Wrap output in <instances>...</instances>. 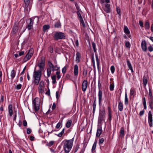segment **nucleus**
<instances>
[{
  "instance_id": "nucleus-1",
  "label": "nucleus",
  "mask_w": 153,
  "mask_h": 153,
  "mask_svg": "<svg viewBox=\"0 0 153 153\" xmlns=\"http://www.w3.org/2000/svg\"><path fill=\"white\" fill-rule=\"evenodd\" d=\"M74 137L72 139L65 140L63 144V149L66 153H69L73 145Z\"/></svg>"
},
{
  "instance_id": "nucleus-2",
  "label": "nucleus",
  "mask_w": 153,
  "mask_h": 153,
  "mask_svg": "<svg viewBox=\"0 0 153 153\" xmlns=\"http://www.w3.org/2000/svg\"><path fill=\"white\" fill-rule=\"evenodd\" d=\"M42 71H34L33 73V83L34 85H37L39 84L42 75Z\"/></svg>"
},
{
  "instance_id": "nucleus-3",
  "label": "nucleus",
  "mask_w": 153,
  "mask_h": 153,
  "mask_svg": "<svg viewBox=\"0 0 153 153\" xmlns=\"http://www.w3.org/2000/svg\"><path fill=\"white\" fill-rule=\"evenodd\" d=\"M33 105L36 111L39 110L40 106V100L38 97H36L33 100Z\"/></svg>"
},
{
  "instance_id": "nucleus-4",
  "label": "nucleus",
  "mask_w": 153,
  "mask_h": 153,
  "mask_svg": "<svg viewBox=\"0 0 153 153\" xmlns=\"http://www.w3.org/2000/svg\"><path fill=\"white\" fill-rule=\"evenodd\" d=\"M53 37L55 40H57L59 39H65V36L63 33L56 32L54 34Z\"/></svg>"
},
{
  "instance_id": "nucleus-5",
  "label": "nucleus",
  "mask_w": 153,
  "mask_h": 153,
  "mask_svg": "<svg viewBox=\"0 0 153 153\" xmlns=\"http://www.w3.org/2000/svg\"><path fill=\"white\" fill-rule=\"evenodd\" d=\"M105 115V112L104 110L102 111L100 113L98 121V125L101 126L102 121L104 120Z\"/></svg>"
},
{
  "instance_id": "nucleus-6",
  "label": "nucleus",
  "mask_w": 153,
  "mask_h": 153,
  "mask_svg": "<svg viewBox=\"0 0 153 153\" xmlns=\"http://www.w3.org/2000/svg\"><path fill=\"white\" fill-rule=\"evenodd\" d=\"M33 52V48H30L26 56L23 59V61L26 62L29 60L32 56Z\"/></svg>"
},
{
  "instance_id": "nucleus-7",
  "label": "nucleus",
  "mask_w": 153,
  "mask_h": 153,
  "mask_svg": "<svg viewBox=\"0 0 153 153\" xmlns=\"http://www.w3.org/2000/svg\"><path fill=\"white\" fill-rule=\"evenodd\" d=\"M33 19V18H31L30 19V22L29 24L26 28H27L28 30H31L33 28V21H34L35 19L37 21V22L39 21V18L37 16L35 17Z\"/></svg>"
},
{
  "instance_id": "nucleus-8",
  "label": "nucleus",
  "mask_w": 153,
  "mask_h": 153,
  "mask_svg": "<svg viewBox=\"0 0 153 153\" xmlns=\"http://www.w3.org/2000/svg\"><path fill=\"white\" fill-rule=\"evenodd\" d=\"M38 90L39 93H42L44 91L45 85L43 80H41L39 82Z\"/></svg>"
},
{
  "instance_id": "nucleus-9",
  "label": "nucleus",
  "mask_w": 153,
  "mask_h": 153,
  "mask_svg": "<svg viewBox=\"0 0 153 153\" xmlns=\"http://www.w3.org/2000/svg\"><path fill=\"white\" fill-rule=\"evenodd\" d=\"M148 120L149 126L151 127L152 126L153 119L152 112L151 111H149L148 114Z\"/></svg>"
},
{
  "instance_id": "nucleus-10",
  "label": "nucleus",
  "mask_w": 153,
  "mask_h": 153,
  "mask_svg": "<svg viewBox=\"0 0 153 153\" xmlns=\"http://www.w3.org/2000/svg\"><path fill=\"white\" fill-rule=\"evenodd\" d=\"M45 60L42 58L41 60L38 63V66L39 67L40 69L39 70L42 71L44 69L45 66Z\"/></svg>"
},
{
  "instance_id": "nucleus-11",
  "label": "nucleus",
  "mask_w": 153,
  "mask_h": 153,
  "mask_svg": "<svg viewBox=\"0 0 153 153\" xmlns=\"http://www.w3.org/2000/svg\"><path fill=\"white\" fill-rule=\"evenodd\" d=\"M90 136L89 135L88 136L87 134L84 137V142L83 144V148L82 149V151L83 150H84V151L85 150V148L86 147V146L87 145V144H88V142L89 141L90 138Z\"/></svg>"
},
{
  "instance_id": "nucleus-12",
  "label": "nucleus",
  "mask_w": 153,
  "mask_h": 153,
  "mask_svg": "<svg viewBox=\"0 0 153 153\" xmlns=\"http://www.w3.org/2000/svg\"><path fill=\"white\" fill-rule=\"evenodd\" d=\"M19 27L18 24H15L13 26L11 31V33L13 34H15L18 31Z\"/></svg>"
},
{
  "instance_id": "nucleus-13",
  "label": "nucleus",
  "mask_w": 153,
  "mask_h": 153,
  "mask_svg": "<svg viewBox=\"0 0 153 153\" xmlns=\"http://www.w3.org/2000/svg\"><path fill=\"white\" fill-rule=\"evenodd\" d=\"M103 10L107 13H110L111 11L110 4L108 3L105 4V7L103 8Z\"/></svg>"
},
{
  "instance_id": "nucleus-14",
  "label": "nucleus",
  "mask_w": 153,
  "mask_h": 153,
  "mask_svg": "<svg viewBox=\"0 0 153 153\" xmlns=\"http://www.w3.org/2000/svg\"><path fill=\"white\" fill-rule=\"evenodd\" d=\"M88 85V82L87 80H85L83 81L82 85V89L83 91H86Z\"/></svg>"
},
{
  "instance_id": "nucleus-15",
  "label": "nucleus",
  "mask_w": 153,
  "mask_h": 153,
  "mask_svg": "<svg viewBox=\"0 0 153 153\" xmlns=\"http://www.w3.org/2000/svg\"><path fill=\"white\" fill-rule=\"evenodd\" d=\"M30 2H25V6L24 9L25 11L28 12L29 11L31 8V6L29 4Z\"/></svg>"
},
{
  "instance_id": "nucleus-16",
  "label": "nucleus",
  "mask_w": 153,
  "mask_h": 153,
  "mask_svg": "<svg viewBox=\"0 0 153 153\" xmlns=\"http://www.w3.org/2000/svg\"><path fill=\"white\" fill-rule=\"evenodd\" d=\"M16 74V72L14 69L12 70L10 73V77L8 76L9 79H13L15 77Z\"/></svg>"
},
{
  "instance_id": "nucleus-17",
  "label": "nucleus",
  "mask_w": 153,
  "mask_h": 153,
  "mask_svg": "<svg viewBox=\"0 0 153 153\" xmlns=\"http://www.w3.org/2000/svg\"><path fill=\"white\" fill-rule=\"evenodd\" d=\"M76 61L77 63L79 62L81 59V54L80 53L78 52H77L76 54Z\"/></svg>"
},
{
  "instance_id": "nucleus-18",
  "label": "nucleus",
  "mask_w": 153,
  "mask_h": 153,
  "mask_svg": "<svg viewBox=\"0 0 153 153\" xmlns=\"http://www.w3.org/2000/svg\"><path fill=\"white\" fill-rule=\"evenodd\" d=\"M141 46L143 50L144 51H146L147 48L146 43L145 41H142Z\"/></svg>"
},
{
  "instance_id": "nucleus-19",
  "label": "nucleus",
  "mask_w": 153,
  "mask_h": 153,
  "mask_svg": "<svg viewBox=\"0 0 153 153\" xmlns=\"http://www.w3.org/2000/svg\"><path fill=\"white\" fill-rule=\"evenodd\" d=\"M149 104L150 108L152 109H153V98H148Z\"/></svg>"
},
{
  "instance_id": "nucleus-20",
  "label": "nucleus",
  "mask_w": 153,
  "mask_h": 153,
  "mask_svg": "<svg viewBox=\"0 0 153 153\" xmlns=\"http://www.w3.org/2000/svg\"><path fill=\"white\" fill-rule=\"evenodd\" d=\"M74 74L75 76H77L78 74V67L77 65H75L74 68Z\"/></svg>"
},
{
  "instance_id": "nucleus-21",
  "label": "nucleus",
  "mask_w": 153,
  "mask_h": 153,
  "mask_svg": "<svg viewBox=\"0 0 153 153\" xmlns=\"http://www.w3.org/2000/svg\"><path fill=\"white\" fill-rule=\"evenodd\" d=\"M99 104H100L102 100V92L101 90H99L98 93Z\"/></svg>"
},
{
  "instance_id": "nucleus-22",
  "label": "nucleus",
  "mask_w": 153,
  "mask_h": 153,
  "mask_svg": "<svg viewBox=\"0 0 153 153\" xmlns=\"http://www.w3.org/2000/svg\"><path fill=\"white\" fill-rule=\"evenodd\" d=\"M118 108L119 110L120 111H122L123 109V105L122 102H121V101L120 100V99L119 100H118Z\"/></svg>"
},
{
  "instance_id": "nucleus-23",
  "label": "nucleus",
  "mask_w": 153,
  "mask_h": 153,
  "mask_svg": "<svg viewBox=\"0 0 153 153\" xmlns=\"http://www.w3.org/2000/svg\"><path fill=\"white\" fill-rule=\"evenodd\" d=\"M12 105H10L8 107L9 113L10 117H11L13 115V111L12 109Z\"/></svg>"
},
{
  "instance_id": "nucleus-24",
  "label": "nucleus",
  "mask_w": 153,
  "mask_h": 153,
  "mask_svg": "<svg viewBox=\"0 0 153 153\" xmlns=\"http://www.w3.org/2000/svg\"><path fill=\"white\" fill-rule=\"evenodd\" d=\"M108 120L110 122L111 120V112L109 107H108Z\"/></svg>"
},
{
  "instance_id": "nucleus-25",
  "label": "nucleus",
  "mask_w": 153,
  "mask_h": 153,
  "mask_svg": "<svg viewBox=\"0 0 153 153\" xmlns=\"http://www.w3.org/2000/svg\"><path fill=\"white\" fill-rule=\"evenodd\" d=\"M126 62L127 65H128V67L131 70V72H133V71L132 69V66H131V63H130V62L128 60H127L126 61Z\"/></svg>"
},
{
  "instance_id": "nucleus-26",
  "label": "nucleus",
  "mask_w": 153,
  "mask_h": 153,
  "mask_svg": "<svg viewBox=\"0 0 153 153\" xmlns=\"http://www.w3.org/2000/svg\"><path fill=\"white\" fill-rule=\"evenodd\" d=\"M124 33L126 34H129L130 33V31L127 27L125 25L124 26Z\"/></svg>"
},
{
  "instance_id": "nucleus-27",
  "label": "nucleus",
  "mask_w": 153,
  "mask_h": 153,
  "mask_svg": "<svg viewBox=\"0 0 153 153\" xmlns=\"http://www.w3.org/2000/svg\"><path fill=\"white\" fill-rule=\"evenodd\" d=\"M91 62L92 63L94 68H95V63L94 56V53L92 54V56Z\"/></svg>"
},
{
  "instance_id": "nucleus-28",
  "label": "nucleus",
  "mask_w": 153,
  "mask_h": 153,
  "mask_svg": "<svg viewBox=\"0 0 153 153\" xmlns=\"http://www.w3.org/2000/svg\"><path fill=\"white\" fill-rule=\"evenodd\" d=\"M98 126H100V127H98L96 134H101L102 131V125L101 126L100 125H98Z\"/></svg>"
},
{
  "instance_id": "nucleus-29",
  "label": "nucleus",
  "mask_w": 153,
  "mask_h": 153,
  "mask_svg": "<svg viewBox=\"0 0 153 153\" xmlns=\"http://www.w3.org/2000/svg\"><path fill=\"white\" fill-rule=\"evenodd\" d=\"M143 85L144 86H146L147 82V78L145 76L143 77Z\"/></svg>"
},
{
  "instance_id": "nucleus-30",
  "label": "nucleus",
  "mask_w": 153,
  "mask_h": 153,
  "mask_svg": "<svg viewBox=\"0 0 153 153\" xmlns=\"http://www.w3.org/2000/svg\"><path fill=\"white\" fill-rule=\"evenodd\" d=\"M128 104V98L127 93H126L125 97V104L126 105H127Z\"/></svg>"
},
{
  "instance_id": "nucleus-31",
  "label": "nucleus",
  "mask_w": 153,
  "mask_h": 153,
  "mask_svg": "<svg viewBox=\"0 0 153 153\" xmlns=\"http://www.w3.org/2000/svg\"><path fill=\"white\" fill-rule=\"evenodd\" d=\"M72 121L71 120H69L66 124V127L68 128H69L71 125Z\"/></svg>"
},
{
  "instance_id": "nucleus-32",
  "label": "nucleus",
  "mask_w": 153,
  "mask_h": 153,
  "mask_svg": "<svg viewBox=\"0 0 153 153\" xmlns=\"http://www.w3.org/2000/svg\"><path fill=\"white\" fill-rule=\"evenodd\" d=\"M49 66L51 69H54V66L52 63L50 61H49L48 62Z\"/></svg>"
},
{
  "instance_id": "nucleus-33",
  "label": "nucleus",
  "mask_w": 153,
  "mask_h": 153,
  "mask_svg": "<svg viewBox=\"0 0 153 153\" xmlns=\"http://www.w3.org/2000/svg\"><path fill=\"white\" fill-rule=\"evenodd\" d=\"M114 83L113 82L110 84L109 88L111 91H113L114 90Z\"/></svg>"
},
{
  "instance_id": "nucleus-34",
  "label": "nucleus",
  "mask_w": 153,
  "mask_h": 153,
  "mask_svg": "<svg viewBox=\"0 0 153 153\" xmlns=\"http://www.w3.org/2000/svg\"><path fill=\"white\" fill-rule=\"evenodd\" d=\"M51 79L52 80V83L53 84H54L56 83V76L55 75H54L51 76Z\"/></svg>"
},
{
  "instance_id": "nucleus-35",
  "label": "nucleus",
  "mask_w": 153,
  "mask_h": 153,
  "mask_svg": "<svg viewBox=\"0 0 153 153\" xmlns=\"http://www.w3.org/2000/svg\"><path fill=\"white\" fill-rule=\"evenodd\" d=\"M95 56H96V62H97V66L98 68L99 67V65H100L99 60V59H98V57L97 55L96 54H95Z\"/></svg>"
},
{
  "instance_id": "nucleus-36",
  "label": "nucleus",
  "mask_w": 153,
  "mask_h": 153,
  "mask_svg": "<svg viewBox=\"0 0 153 153\" xmlns=\"http://www.w3.org/2000/svg\"><path fill=\"white\" fill-rule=\"evenodd\" d=\"M54 141H51L49 143H48L46 144V146H49V147H50L51 146L54 144Z\"/></svg>"
},
{
  "instance_id": "nucleus-37",
  "label": "nucleus",
  "mask_w": 153,
  "mask_h": 153,
  "mask_svg": "<svg viewBox=\"0 0 153 153\" xmlns=\"http://www.w3.org/2000/svg\"><path fill=\"white\" fill-rule=\"evenodd\" d=\"M50 26L49 25H45L43 26V30L44 32L45 31L48 29H49Z\"/></svg>"
},
{
  "instance_id": "nucleus-38",
  "label": "nucleus",
  "mask_w": 153,
  "mask_h": 153,
  "mask_svg": "<svg viewBox=\"0 0 153 153\" xmlns=\"http://www.w3.org/2000/svg\"><path fill=\"white\" fill-rule=\"evenodd\" d=\"M145 27L146 29H148L149 28V25L148 22H145Z\"/></svg>"
},
{
  "instance_id": "nucleus-39",
  "label": "nucleus",
  "mask_w": 153,
  "mask_h": 153,
  "mask_svg": "<svg viewBox=\"0 0 153 153\" xmlns=\"http://www.w3.org/2000/svg\"><path fill=\"white\" fill-rule=\"evenodd\" d=\"M51 69L49 68H48L47 70V76L48 77H49L50 76L51 74Z\"/></svg>"
},
{
  "instance_id": "nucleus-40",
  "label": "nucleus",
  "mask_w": 153,
  "mask_h": 153,
  "mask_svg": "<svg viewBox=\"0 0 153 153\" xmlns=\"http://www.w3.org/2000/svg\"><path fill=\"white\" fill-rule=\"evenodd\" d=\"M61 26V23L60 22H58L56 23L55 27H56L59 28Z\"/></svg>"
},
{
  "instance_id": "nucleus-41",
  "label": "nucleus",
  "mask_w": 153,
  "mask_h": 153,
  "mask_svg": "<svg viewBox=\"0 0 153 153\" xmlns=\"http://www.w3.org/2000/svg\"><path fill=\"white\" fill-rule=\"evenodd\" d=\"M92 47L93 48L94 51V52H96V45L94 42H92Z\"/></svg>"
},
{
  "instance_id": "nucleus-42",
  "label": "nucleus",
  "mask_w": 153,
  "mask_h": 153,
  "mask_svg": "<svg viewBox=\"0 0 153 153\" xmlns=\"http://www.w3.org/2000/svg\"><path fill=\"white\" fill-rule=\"evenodd\" d=\"M97 145V142H94V144L93 145L92 149V151H93L94 150L96 149V146Z\"/></svg>"
},
{
  "instance_id": "nucleus-43",
  "label": "nucleus",
  "mask_w": 153,
  "mask_h": 153,
  "mask_svg": "<svg viewBox=\"0 0 153 153\" xmlns=\"http://www.w3.org/2000/svg\"><path fill=\"white\" fill-rule=\"evenodd\" d=\"M110 70L111 73L112 74H113L114 73L115 71V68L114 66L113 65L111 66L110 68Z\"/></svg>"
},
{
  "instance_id": "nucleus-44",
  "label": "nucleus",
  "mask_w": 153,
  "mask_h": 153,
  "mask_svg": "<svg viewBox=\"0 0 153 153\" xmlns=\"http://www.w3.org/2000/svg\"><path fill=\"white\" fill-rule=\"evenodd\" d=\"M149 97L148 98H153V96L152 95V92L151 91V89L150 88H149Z\"/></svg>"
},
{
  "instance_id": "nucleus-45",
  "label": "nucleus",
  "mask_w": 153,
  "mask_h": 153,
  "mask_svg": "<svg viewBox=\"0 0 153 153\" xmlns=\"http://www.w3.org/2000/svg\"><path fill=\"white\" fill-rule=\"evenodd\" d=\"M125 46L127 48H130V44L129 42H126L125 43Z\"/></svg>"
},
{
  "instance_id": "nucleus-46",
  "label": "nucleus",
  "mask_w": 153,
  "mask_h": 153,
  "mask_svg": "<svg viewBox=\"0 0 153 153\" xmlns=\"http://www.w3.org/2000/svg\"><path fill=\"white\" fill-rule=\"evenodd\" d=\"M135 92V91L133 89H131L130 90V95L131 96L133 95Z\"/></svg>"
},
{
  "instance_id": "nucleus-47",
  "label": "nucleus",
  "mask_w": 153,
  "mask_h": 153,
  "mask_svg": "<svg viewBox=\"0 0 153 153\" xmlns=\"http://www.w3.org/2000/svg\"><path fill=\"white\" fill-rule=\"evenodd\" d=\"M22 86V85L20 84H19L17 85L15 88L17 90H19L21 88Z\"/></svg>"
},
{
  "instance_id": "nucleus-48",
  "label": "nucleus",
  "mask_w": 153,
  "mask_h": 153,
  "mask_svg": "<svg viewBox=\"0 0 153 153\" xmlns=\"http://www.w3.org/2000/svg\"><path fill=\"white\" fill-rule=\"evenodd\" d=\"M77 15L78 17L79 18V20L83 19L79 11L77 12Z\"/></svg>"
},
{
  "instance_id": "nucleus-49",
  "label": "nucleus",
  "mask_w": 153,
  "mask_h": 153,
  "mask_svg": "<svg viewBox=\"0 0 153 153\" xmlns=\"http://www.w3.org/2000/svg\"><path fill=\"white\" fill-rule=\"evenodd\" d=\"M56 75H57V77L58 79H59L61 77L60 72L59 71H57L56 73Z\"/></svg>"
},
{
  "instance_id": "nucleus-50",
  "label": "nucleus",
  "mask_w": 153,
  "mask_h": 153,
  "mask_svg": "<svg viewBox=\"0 0 153 153\" xmlns=\"http://www.w3.org/2000/svg\"><path fill=\"white\" fill-rule=\"evenodd\" d=\"M26 131L27 134H30L32 132L31 129L30 128H27Z\"/></svg>"
},
{
  "instance_id": "nucleus-51",
  "label": "nucleus",
  "mask_w": 153,
  "mask_h": 153,
  "mask_svg": "<svg viewBox=\"0 0 153 153\" xmlns=\"http://www.w3.org/2000/svg\"><path fill=\"white\" fill-rule=\"evenodd\" d=\"M80 22V23L81 24H82V26L84 27H86V26H85V24L84 23V22L83 20V19H82V20H79Z\"/></svg>"
},
{
  "instance_id": "nucleus-52",
  "label": "nucleus",
  "mask_w": 153,
  "mask_h": 153,
  "mask_svg": "<svg viewBox=\"0 0 153 153\" xmlns=\"http://www.w3.org/2000/svg\"><path fill=\"white\" fill-rule=\"evenodd\" d=\"M143 104L144 109H146L147 108L146 101H143Z\"/></svg>"
},
{
  "instance_id": "nucleus-53",
  "label": "nucleus",
  "mask_w": 153,
  "mask_h": 153,
  "mask_svg": "<svg viewBox=\"0 0 153 153\" xmlns=\"http://www.w3.org/2000/svg\"><path fill=\"white\" fill-rule=\"evenodd\" d=\"M49 52L51 53H52L53 52V47L51 46H50L49 48Z\"/></svg>"
},
{
  "instance_id": "nucleus-54",
  "label": "nucleus",
  "mask_w": 153,
  "mask_h": 153,
  "mask_svg": "<svg viewBox=\"0 0 153 153\" xmlns=\"http://www.w3.org/2000/svg\"><path fill=\"white\" fill-rule=\"evenodd\" d=\"M67 68L66 66L64 67L62 69V72L64 74L65 73Z\"/></svg>"
},
{
  "instance_id": "nucleus-55",
  "label": "nucleus",
  "mask_w": 153,
  "mask_h": 153,
  "mask_svg": "<svg viewBox=\"0 0 153 153\" xmlns=\"http://www.w3.org/2000/svg\"><path fill=\"white\" fill-rule=\"evenodd\" d=\"M104 141V139L103 138H100L99 141V144H102Z\"/></svg>"
},
{
  "instance_id": "nucleus-56",
  "label": "nucleus",
  "mask_w": 153,
  "mask_h": 153,
  "mask_svg": "<svg viewBox=\"0 0 153 153\" xmlns=\"http://www.w3.org/2000/svg\"><path fill=\"white\" fill-rule=\"evenodd\" d=\"M23 124L24 126H26L27 125V123L25 120H24L23 121Z\"/></svg>"
},
{
  "instance_id": "nucleus-57",
  "label": "nucleus",
  "mask_w": 153,
  "mask_h": 153,
  "mask_svg": "<svg viewBox=\"0 0 153 153\" xmlns=\"http://www.w3.org/2000/svg\"><path fill=\"white\" fill-rule=\"evenodd\" d=\"M88 71L86 69H84L83 71V74L84 75H86L87 74Z\"/></svg>"
},
{
  "instance_id": "nucleus-58",
  "label": "nucleus",
  "mask_w": 153,
  "mask_h": 153,
  "mask_svg": "<svg viewBox=\"0 0 153 153\" xmlns=\"http://www.w3.org/2000/svg\"><path fill=\"white\" fill-rule=\"evenodd\" d=\"M144 112L145 111L143 110L140 111L139 113L140 115V116H142V115H143L144 113Z\"/></svg>"
},
{
  "instance_id": "nucleus-59",
  "label": "nucleus",
  "mask_w": 153,
  "mask_h": 153,
  "mask_svg": "<svg viewBox=\"0 0 153 153\" xmlns=\"http://www.w3.org/2000/svg\"><path fill=\"white\" fill-rule=\"evenodd\" d=\"M124 129L123 128H121L120 129V134H124Z\"/></svg>"
},
{
  "instance_id": "nucleus-60",
  "label": "nucleus",
  "mask_w": 153,
  "mask_h": 153,
  "mask_svg": "<svg viewBox=\"0 0 153 153\" xmlns=\"http://www.w3.org/2000/svg\"><path fill=\"white\" fill-rule=\"evenodd\" d=\"M148 49L149 50L150 52H152L153 51V48L151 46L149 47L148 48Z\"/></svg>"
},
{
  "instance_id": "nucleus-61",
  "label": "nucleus",
  "mask_w": 153,
  "mask_h": 153,
  "mask_svg": "<svg viewBox=\"0 0 153 153\" xmlns=\"http://www.w3.org/2000/svg\"><path fill=\"white\" fill-rule=\"evenodd\" d=\"M61 124L60 122H59L56 126V127L57 128H59L61 126Z\"/></svg>"
},
{
  "instance_id": "nucleus-62",
  "label": "nucleus",
  "mask_w": 153,
  "mask_h": 153,
  "mask_svg": "<svg viewBox=\"0 0 153 153\" xmlns=\"http://www.w3.org/2000/svg\"><path fill=\"white\" fill-rule=\"evenodd\" d=\"M30 140L31 141H33L34 140L35 137L33 136H30L29 138Z\"/></svg>"
},
{
  "instance_id": "nucleus-63",
  "label": "nucleus",
  "mask_w": 153,
  "mask_h": 153,
  "mask_svg": "<svg viewBox=\"0 0 153 153\" xmlns=\"http://www.w3.org/2000/svg\"><path fill=\"white\" fill-rule=\"evenodd\" d=\"M56 108V104L55 103H53L52 107V109L53 110L55 109Z\"/></svg>"
},
{
  "instance_id": "nucleus-64",
  "label": "nucleus",
  "mask_w": 153,
  "mask_h": 153,
  "mask_svg": "<svg viewBox=\"0 0 153 153\" xmlns=\"http://www.w3.org/2000/svg\"><path fill=\"white\" fill-rule=\"evenodd\" d=\"M139 24L141 27H143V23L142 21H140L139 22Z\"/></svg>"
}]
</instances>
